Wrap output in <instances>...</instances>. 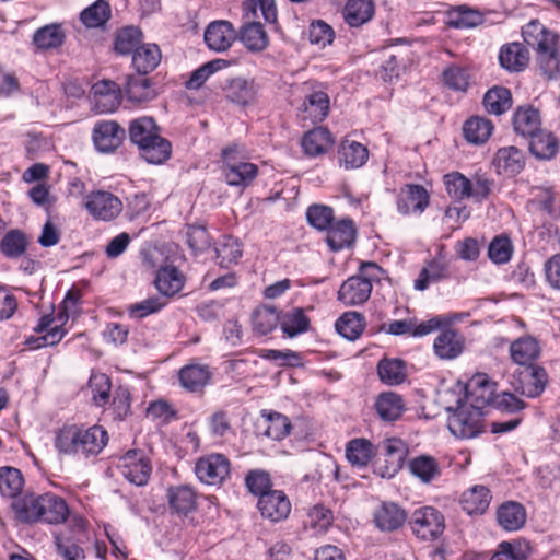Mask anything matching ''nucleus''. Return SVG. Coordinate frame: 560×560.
Here are the masks:
<instances>
[{"instance_id":"nucleus-1","label":"nucleus","mask_w":560,"mask_h":560,"mask_svg":"<svg viewBox=\"0 0 560 560\" xmlns=\"http://www.w3.org/2000/svg\"><path fill=\"white\" fill-rule=\"evenodd\" d=\"M142 256L152 270V284L155 290L172 299L179 295L186 285L187 277L183 270L186 258L178 247L164 244L148 247Z\"/></svg>"},{"instance_id":"nucleus-2","label":"nucleus","mask_w":560,"mask_h":560,"mask_svg":"<svg viewBox=\"0 0 560 560\" xmlns=\"http://www.w3.org/2000/svg\"><path fill=\"white\" fill-rule=\"evenodd\" d=\"M108 443L107 431L101 425L88 429L63 425L56 432L54 445L60 455L89 458L98 455Z\"/></svg>"},{"instance_id":"nucleus-3","label":"nucleus","mask_w":560,"mask_h":560,"mask_svg":"<svg viewBox=\"0 0 560 560\" xmlns=\"http://www.w3.org/2000/svg\"><path fill=\"white\" fill-rule=\"evenodd\" d=\"M522 36L526 45L536 50L541 72L552 79L560 71L557 34L538 20H532L522 28Z\"/></svg>"},{"instance_id":"nucleus-4","label":"nucleus","mask_w":560,"mask_h":560,"mask_svg":"<svg viewBox=\"0 0 560 560\" xmlns=\"http://www.w3.org/2000/svg\"><path fill=\"white\" fill-rule=\"evenodd\" d=\"M140 70L136 69L135 74L126 77L122 89H119L114 81L102 80L94 83L91 88L90 100L92 110L96 114H106L116 110L120 104L121 92L131 102H140Z\"/></svg>"},{"instance_id":"nucleus-5","label":"nucleus","mask_w":560,"mask_h":560,"mask_svg":"<svg viewBox=\"0 0 560 560\" xmlns=\"http://www.w3.org/2000/svg\"><path fill=\"white\" fill-rule=\"evenodd\" d=\"M383 269L373 261L362 262L359 273L348 278L338 290L337 299L346 306L362 305L371 296L373 281H380Z\"/></svg>"},{"instance_id":"nucleus-6","label":"nucleus","mask_w":560,"mask_h":560,"mask_svg":"<svg viewBox=\"0 0 560 560\" xmlns=\"http://www.w3.org/2000/svg\"><path fill=\"white\" fill-rule=\"evenodd\" d=\"M448 415L447 428L457 439H474L486 431V411H479L460 399L456 407L446 408Z\"/></svg>"},{"instance_id":"nucleus-7","label":"nucleus","mask_w":560,"mask_h":560,"mask_svg":"<svg viewBox=\"0 0 560 560\" xmlns=\"http://www.w3.org/2000/svg\"><path fill=\"white\" fill-rule=\"evenodd\" d=\"M172 156V143L161 136V127L153 117L142 116V160L161 165Z\"/></svg>"},{"instance_id":"nucleus-8","label":"nucleus","mask_w":560,"mask_h":560,"mask_svg":"<svg viewBox=\"0 0 560 560\" xmlns=\"http://www.w3.org/2000/svg\"><path fill=\"white\" fill-rule=\"evenodd\" d=\"M222 173L228 185L246 188L257 177L258 166L245 161L240 156L237 147L232 145L222 151Z\"/></svg>"},{"instance_id":"nucleus-9","label":"nucleus","mask_w":560,"mask_h":560,"mask_svg":"<svg viewBox=\"0 0 560 560\" xmlns=\"http://www.w3.org/2000/svg\"><path fill=\"white\" fill-rule=\"evenodd\" d=\"M412 534L422 541H434L445 530V517L434 506L425 505L416 509L408 520Z\"/></svg>"},{"instance_id":"nucleus-10","label":"nucleus","mask_w":560,"mask_h":560,"mask_svg":"<svg viewBox=\"0 0 560 560\" xmlns=\"http://www.w3.org/2000/svg\"><path fill=\"white\" fill-rule=\"evenodd\" d=\"M197 478L209 486H221L231 475V462L221 453L201 456L195 464Z\"/></svg>"},{"instance_id":"nucleus-11","label":"nucleus","mask_w":560,"mask_h":560,"mask_svg":"<svg viewBox=\"0 0 560 560\" xmlns=\"http://www.w3.org/2000/svg\"><path fill=\"white\" fill-rule=\"evenodd\" d=\"M85 208L94 219L110 221L121 212L122 203L112 192L96 190L86 196Z\"/></svg>"},{"instance_id":"nucleus-12","label":"nucleus","mask_w":560,"mask_h":560,"mask_svg":"<svg viewBox=\"0 0 560 560\" xmlns=\"http://www.w3.org/2000/svg\"><path fill=\"white\" fill-rule=\"evenodd\" d=\"M257 510L262 518L279 523L289 517L291 501L284 491L272 489L257 500Z\"/></svg>"},{"instance_id":"nucleus-13","label":"nucleus","mask_w":560,"mask_h":560,"mask_svg":"<svg viewBox=\"0 0 560 560\" xmlns=\"http://www.w3.org/2000/svg\"><path fill=\"white\" fill-rule=\"evenodd\" d=\"M548 374L545 368L540 365H528L518 372L515 384V390L527 398L539 397L547 384Z\"/></svg>"},{"instance_id":"nucleus-14","label":"nucleus","mask_w":560,"mask_h":560,"mask_svg":"<svg viewBox=\"0 0 560 560\" xmlns=\"http://www.w3.org/2000/svg\"><path fill=\"white\" fill-rule=\"evenodd\" d=\"M125 129L114 120H102L93 128V142L97 151L112 153L119 148L125 139Z\"/></svg>"},{"instance_id":"nucleus-15","label":"nucleus","mask_w":560,"mask_h":560,"mask_svg":"<svg viewBox=\"0 0 560 560\" xmlns=\"http://www.w3.org/2000/svg\"><path fill=\"white\" fill-rule=\"evenodd\" d=\"M430 195L419 184L404 185L397 195V210L401 214L422 213L429 206Z\"/></svg>"},{"instance_id":"nucleus-16","label":"nucleus","mask_w":560,"mask_h":560,"mask_svg":"<svg viewBox=\"0 0 560 560\" xmlns=\"http://www.w3.org/2000/svg\"><path fill=\"white\" fill-rule=\"evenodd\" d=\"M205 42L214 51H225L237 39L236 28L230 21L218 20L211 22L205 31Z\"/></svg>"},{"instance_id":"nucleus-17","label":"nucleus","mask_w":560,"mask_h":560,"mask_svg":"<svg viewBox=\"0 0 560 560\" xmlns=\"http://www.w3.org/2000/svg\"><path fill=\"white\" fill-rule=\"evenodd\" d=\"M330 98L322 89H312L304 96L301 112L304 120L312 124L322 122L329 114Z\"/></svg>"},{"instance_id":"nucleus-18","label":"nucleus","mask_w":560,"mask_h":560,"mask_svg":"<svg viewBox=\"0 0 560 560\" xmlns=\"http://www.w3.org/2000/svg\"><path fill=\"white\" fill-rule=\"evenodd\" d=\"M408 518L407 512L397 503L382 502L375 510L373 520L382 532H395L404 526Z\"/></svg>"},{"instance_id":"nucleus-19","label":"nucleus","mask_w":560,"mask_h":560,"mask_svg":"<svg viewBox=\"0 0 560 560\" xmlns=\"http://www.w3.org/2000/svg\"><path fill=\"white\" fill-rule=\"evenodd\" d=\"M511 360L523 368L535 365L534 362L540 357L541 348L539 341L530 336L525 335L510 343Z\"/></svg>"},{"instance_id":"nucleus-20","label":"nucleus","mask_w":560,"mask_h":560,"mask_svg":"<svg viewBox=\"0 0 560 560\" xmlns=\"http://www.w3.org/2000/svg\"><path fill=\"white\" fill-rule=\"evenodd\" d=\"M279 327L283 337L294 338L311 329V318L306 315L305 308L292 307L280 312Z\"/></svg>"},{"instance_id":"nucleus-21","label":"nucleus","mask_w":560,"mask_h":560,"mask_svg":"<svg viewBox=\"0 0 560 560\" xmlns=\"http://www.w3.org/2000/svg\"><path fill=\"white\" fill-rule=\"evenodd\" d=\"M326 231L327 245L334 252L348 248L355 241L357 230L351 219H342L332 222Z\"/></svg>"},{"instance_id":"nucleus-22","label":"nucleus","mask_w":560,"mask_h":560,"mask_svg":"<svg viewBox=\"0 0 560 560\" xmlns=\"http://www.w3.org/2000/svg\"><path fill=\"white\" fill-rule=\"evenodd\" d=\"M223 90L228 101L240 106H247L255 102L258 85L254 80L234 78L226 83Z\"/></svg>"},{"instance_id":"nucleus-23","label":"nucleus","mask_w":560,"mask_h":560,"mask_svg":"<svg viewBox=\"0 0 560 560\" xmlns=\"http://www.w3.org/2000/svg\"><path fill=\"white\" fill-rule=\"evenodd\" d=\"M464 346V337L457 330L447 328L438 335L433 349L440 359L453 360L462 354Z\"/></svg>"},{"instance_id":"nucleus-24","label":"nucleus","mask_w":560,"mask_h":560,"mask_svg":"<svg viewBox=\"0 0 560 560\" xmlns=\"http://www.w3.org/2000/svg\"><path fill=\"white\" fill-rule=\"evenodd\" d=\"M466 404L485 411L494 400L493 384L486 377L478 376L474 378L466 388Z\"/></svg>"},{"instance_id":"nucleus-25","label":"nucleus","mask_w":560,"mask_h":560,"mask_svg":"<svg viewBox=\"0 0 560 560\" xmlns=\"http://www.w3.org/2000/svg\"><path fill=\"white\" fill-rule=\"evenodd\" d=\"M493 165L497 172L504 176H514L525 166V156L516 147H505L495 153Z\"/></svg>"},{"instance_id":"nucleus-26","label":"nucleus","mask_w":560,"mask_h":560,"mask_svg":"<svg viewBox=\"0 0 560 560\" xmlns=\"http://www.w3.org/2000/svg\"><path fill=\"white\" fill-rule=\"evenodd\" d=\"M374 409L383 421L393 422L402 416L406 407L399 394L383 392L376 397Z\"/></svg>"},{"instance_id":"nucleus-27","label":"nucleus","mask_w":560,"mask_h":560,"mask_svg":"<svg viewBox=\"0 0 560 560\" xmlns=\"http://www.w3.org/2000/svg\"><path fill=\"white\" fill-rule=\"evenodd\" d=\"M210 378L211 372L206 364H187L178 372L180 385L191 393L201 392Z\"/></svg>"},{"instance_id":"nucleus-28","label":"nucleus","mask_w":560,"mask_h":560,"mask_svg":"<svg viewBox=\"0 0 560 560\" xmlns=\"http://www.w3.org/2000/svg\"><path fill=\"white\" fill-rule=\"evenodd\" d=\"M384 450L386 465L385 471L382 472V476L393 477L402 468L409 450L407 444L398 438L386 439L384 441Z\"/></svg>"},{"instance_id":"nucleus-29","label":"nucleus","mask_w":560,"mask_h":560,"mask_svg":"<svg viewBox=\"0 0 560 560\" xmlns=\"http://www.w3.org/2000/svg\"><path fill=\"white\" fill-rule=\"evenodd\" d=\"M237 38L249 51L259 52L269 45V37L260 22H245L240 31H237Z\"/></svg>"},{"instance_id":"nucleus-30","label":"nucleus","mask_w":560,"mask_h":560,"mask_svg":"<svg viewBox=\"0 0 560 560\" xmlns=\"http://www.w3.org/2000/svg\"><path fill=\"white\" fill-rule=\"evenodd\" d=\"M40 520L48 524L63 523L69 515L67 502L55 493L42 494Z\"/></svg>"},{"instance_id":"nucleus-31","label":"nucleus","mask_w":560,"mask_h":560,"mask_svg":"<svg viewBox=\"0 0 560 560\" xmlns=\"http://www.w3.org/2000/svg\"><path fill=\"white\" fill-rule=\"evenodd\" d=\"M332 144V135L326 127L314 128L307 131L302 139L304 153L312 158L325 154Z\"/></svg>"},{"instance_id":"nucleus-32","label":"nucleus","mask_w":560,"mask_h":560,"mask_svg":"<svg viewBox=\"0 0 560 560\" xmlns=\"http://www.w3.org/2000/svg\"><path fill=\"white\" fill-rule=\"evenodd\" d=\"M55 322L56 318H54L51 315L43 316L35 327V331H46V334L38 338H30L27 339L26 343L34 349L57 345L62 339L66 331L61 325L56 324L55 326H51Z\"/></svg>"},{"instance_id":"nucleus-33","label":"nucleus","mask_w":560,"mask_h":560,"mask_svg":"<svg viewBox=\"0 0 560 560\" xmlns=\"http://www.w3.org/2000/svg\"><path fill=\"white\" fill-rule=\"evenodd\" d=\"M167 497L171 510L178 515L186 516L197 508V493L190 486L171 487Z\"/></svg>"},{"instance_id":"nucleus-34","label":"nucleus","mask_w":560,"mask_h":560,"mask_svg":"<svg viewBox=\"0 0 560 560\" xmlns=\"http://www.w3.org/2000/svg\"><path fill=\"white\" fill-rule=\"evenodd\" d=\"M374 13L373 0H348L342 10L343 20L351 27H359L368 23Z\"/></svg>"},{"instance_id":"nucleus-35","label":"nucleus","mask_w":560,"mask_h":560,"mask_svg":"<svg viewBox=\"0 0 560 560\" xmlns=\"http://www.w3.org/2000/svg\"><path fill=\"white\" fill-rule=\"evenodd\" d=\"M491 498V492L487 487L476 485L462 494L460 504L467 514L479 515L487 511Z\"/></svg>"},{"instance_id":"nucleus-36","label":"nucleus","mask_w":560,"mask_h":560,"mask_svg":"<svg viewBox=\"0 0 560 560\" xmlns=\"http://www.w3.org/2000/svg\"><path fill=\"white\" fill-rule=\"evenodd\" d=\"M339 163L347 170L363 166L369 159V150L362 143L345 139L338 150Z\"/></svg>"},{"instance_id":"nucleus-37","label":"nucleus","mask_w":560,"mask_h":560,"mask_svg":"<svg viewBox=\"0 0 560 560\" xmlns=\"http://www.w3.org/2000/svg\"><path fill=\"white\" fill-rule=\"evenodd\" d=\"M497 520L499 525L505 530H517L526 522L525 508L518 502L506 501L498 508Z\"/></svg>"},{"instance_id":"nucleus-38","label":"nucleus","mask_w":560,"mask_h":560,"mask_svg":"<svg viewBox=\"0 0 560 560\" xmlns=\"http://www.w3.org/2000/svg\"><path fill=\"white\" fill-rule=\"evenodd\" d=\"M243 256V246L240 241L232 235H224L215 246V261L221 268L229 269L238 264Z\"/></svg>"},{"instance_id":"nucleus-39","label":"nucleus","mask_w":560,"mask_h":560,"mask_svg":"<svg viewBox=\"0 0 560 560\" xmlns=\"http://www.w3.org/2000/svg\"><path fill=\"white\" fill-rule=\"evenodd\" d=\"M30 245V237L19 229L8 231L0 241V252L10 259L22 257Z\"/></svg>"},{"instance_id":"nucleus-40","label":"nucleus","mask_w":560,"mask_h":560,"mask_svg":"<svg viewBox=\"0 0 560 560\" xmlns=\"http://www.w3.org/2000/svg\"><path fill=\"white\" fill-rule=\"evenodd\" d=\"M339 335L348 340H357L365 329V317L354 311L345 312L335 324Z\"/></svg>"},{"instance_id":"nucleus-41","label":"nucleus","mask_w":560,"mask_h":560,"mask_svg":"<svg viewBox=\"0 0 560 560\" xmlns=\"http://www.w3.org/2000/svg\"><path fill=\"white\" fill-rule=\"evenodd\" d=\"M261 417L265 419V436L281 441L290 434L292 425L287 416L277 411L261 410Z\"/></svg>"},{"instance_id":"nucleus-42","label":"nucleus","mask_w":560,"mask_h":560,"mask_svg":"<svg viewBox=\"0 0 560 560\" xmlns=\"http://www.w3.org/2000/svg\"><path fill=\"white\" fill-rule=\"evenodd\" d=\"M410 472L424 483H430L441 476V467L436 458L419 455L408 463Z\"/></svg>"},{"instance_id":"nucleus-43","label":"nucleus","mask_w":560,"mask_h":560,"mask_svg":"<svg viewBox=\"0 0 560 560\" xmlns=\"http://www.w3.org/2000/svg\"><path fill=\"white\" fill-rule=\"evenodd\" d=\"M483 22V15L467 5H458L447 11V25L452 28L465 30L476 27Z\"/></svg>"},{"instance_id":"nucleus-44","label":"nucleus","mask_w":560,"mask_h":560,"mask_svg":"<svg viewBox=\"0 0 560 560\" xmlns=\"http://www.w3.org/2000/svg\"><path fill=\"white\" fill-rule=\"evenodd\" d=\"M514 130L523 137H532L540 129V115L533 106L520 107L513 117Z\"/></svg>"},{"instance_id":"nucleus-45","label":"nucleus","mask_w":560,"mask_h":560,"mask_svg":"<svg viewBox=\"0 0 560 560\" xmlns=\"http://www.w3.org/2000/svg\"><path fill=\"white\" fill-rule=\"evenodd\" d=\"M377 374L380 380L387 385H399L407 377L406 363L401 359L384 358L378 361Z\"/></svg>"},{"instance_id":"nucleus-46","label":"nucleus","mask_w":560,"mask_h":560,"mask_svg":"<svg viewBox=\"0 0 560 560\" xmlns=\"http://www.w3.org/2000/svg\"><path fill=\"white\" fill-rule=\"evenodd\" d=\"M492 131L493 125L491 120L479 116L469 118L463 127L465 139L474 144L485 143L492 135Z\"/></svg>"},{"instance_id":"nucleus-47","label":"nucleus","mask_w":560,"mask_h":560,"mask_svg":"<svg viewBox=\"0 0 560 560\" xmlns=\"http://www.w3.org/2000/svg\"><path fill=\"white\" fill-rule=\"evenodd\" d=\"M252 322L254 331L265 336L279 326L280 312L273 306L260 305L253 312Z\"/></svg>"},{"instance_id":"nucleus-48","label":"nucleus","mask_w":560,"mask_h":560,"mask_svg":"<svg viewBox=\"0 0 560 560\" xmlns=\"http://www.w3.org/2000/svg\"><path fill=\"white\" fill-rule=\"evenodd\" d=\"M332 511L323 504H316L308 510L303 521V527L305 530L311 529L315 535L324 534L332 525Z\"/></svg>"},{"instance_id":"nucleus-49","label":"nucleus","mask_w":560,"mask_h":560,"mask_svg":"<svg viewBox=\"0 0 560 560\" xmlns=\"http://www.w3.org/2000/svg\"><path fill=\"white\" fill-rule=\"evenodd\" d=\"M42 494H25L12 503L16 517L25 523H34L40 520Z\"/></svg>"},{"instance_id":"nucleus-50","label":"nucleus","mask_w":560,"mask_h":560,"mask_svg":"<svg viewBox=\"0 0 560 560\" xmlns=\"http://www.w3.org/2000/svg\"><path fill=\"white\" fill-rule=\"evenodd\" d=\"M528 51L520 43H512L503 47L499 60L503 68L510 71H521L528 63Z\"/></svg>"},{"instance_id":"nucleus-51","label":"nucleus","mask_w":560,"mask_h":560,"mask_svg":"<svg viewBox=\"0 0 560 560\" xmlns=\"http://www.w3.org/2000/svg\"><path fill=\"white\" fill-rule=\"evenodd\" d=\"M446 278H448L446 264L438 259H432L421 269L418 278L415 280L413 287L418 291H424L431 283H436Z\"/></svg>"},{"instance_id":"nucleus-52","label":"nucleus","mask_w":560,"mask_h":560,"mask_svg":"<svg viewBox=\"0 0 560 560\" xmlns=\"http://www.w3.org/2000/svg\"><path fill=\"white\" fill-rule=\"evenodd\" d=\"M24 487L22 472L14 467H0V494L3 498L16 499Z\"/></svg>"},{"instance_id":"nucleus-53","label":"nucleus","mask_w":560,"mask_h":560,"mask_svg":"<svg viewBox=\"0 0 560 560\" xmlns=\"http://www.w3.org/2000/svg\"><path fill=\"white\" fill-rule=\"evenodd\" d=\"M529 139V150L538 159H551L558 152L559 143L551 132L539 129Z\"/></svg>"},{"instance_id":"nucleus-54","label":"nucleus","mask_w":560,"mask_h":560,"mask_svg":"<svg viewBox=\"0 0 560 560\" xmlns=\"http://www.w3.org/2000/svg\"><path fill=\"white\" fill-rule=\"evenodd\" d=\"M110 18L112 9L106 0H96L80 14L81 22L89 28L102 27Z\"/></svg>"},{"instance_id":"nucleus-55","label":"nucleus","mask_w":560,"mask_h":560,"mask_svg":"<svg viewBox=\"0 0 560 560\" xmlns=\"http://www.w3.org/2000/svg\"><path fill=\"white\" fill-rule=\"evenodd\" d=\"M374 455V446L366 439H353L347 444L346 456L352 465L364 467L370 463Z\"/></svg>"},{"instance_id":"nucleus-56","label":"nucleus","mask_w":560,"mask_h":560,"mask_svg":"<svg viewBox=\"0 0 560 560\" xmlns=\"http://www.w3.org/2000/svg\"><path fill=\"white\" fill-rule=\"evenodd\" d=\"M246 490L257 499L272 490V479L269 471L256 468L246 472L244 478Z\"/></svg>"},{"instance_id":"nucleus-57","label":"nucleus","mask_w":560,"mask_h":560,"mask_svg":"<svg viewBox=\"0 0 560 560\" xmlns=\"http://www.w3.org/2000/svg\"><path fill=\"white\" fill-rule=\"evenodd\" d=\"M483 106L490 114L501 115L512 106V95L509 89L494 86L483 96Z\"/></svg>"},{"instance_id":"nucleus-58","label":"nucleus","mask_w":560,"mask_h":560,"mask_svg":"<svg viewBox=\"0 0 560 560\" xmlns=\"http://www.w3.org/2000/svg\"><path fill=\"white\" fill-rule=\"evenodd\" d=\"M140 48V30L133 26H126L116 35L115 50L120 55L133 54L132 61Z\"/></svg>"},{"instance_id":"nucleus-59","label":"nucleus","mask_w":560,"mask_h":560,"mask_svg":"<svg viewBox=\"0 0 560 560\" xmlns=\"http://www.w3.org/2000/svg\"><path fill=\"white\" fill-rule=\"evenodd\" d=\"M447 195L457 201L469 198L470 179L459 172L447 173L443 176Z\"/></svg>"},{"instance_id":"nucleus-60","label":"nucleus","mask_w":560,"mask_h":560,"mask_svg":"<svg viewBox=\"0 0 560 560\" xmlns=\"http://www.w3.org/2000/svg\"><path fill=\"white\" fill-rule=\"evenodd\" d=\"M258 9L267 23L273 25L277 24V8L275 0H245L243 2L244 18L247 20L256 18Z\"/></svg>"},{"instance_id":"nucleus-61","label":"nucleus","mask_w":560,"mask_h":560,"mask_svg":"<svg viewBox=\"0 0 560 560\" xmlns=\"http://www.w3.org/2000/svg\"><path fill=\"white\" fill-rule=\"evenodd\" d=\"M514 246L512 241L504 234L495 236L488 246V257L497 265L509 262L512 258Z\"/></svg>"},{"instance_id":"nucleus-62","label":"nucleus","mask_w":560,"mask_h":560,"mask_svg":"<svg viewBox=\"0 0 560 560\" xmlns=\"http://www.w3.org/2000/svg\"><path fill=\"white\" fill-rule=\"evenodd\" d=\"M65 34L59 25L52 24L37 30L34 34V44L40 49L57 48L62 45Z\"/></svg>"},{"instance_id":"nucleus-63","label":"nucleus","mask_w":560,"mask_h":560,"mask_svg":"<svg viewBox=\"0 0 560 560\" xmlns=\"http://www.w3.org/2000/svg\"><path fill=\"white\" fill-rule=\"evenodd\" d=\"M442 80L448 89L464 92L469 85L470 74L467 68L451 65L442 72Z\"/></svg>"},{"instance_id":"nucleus-64","label":"nucleus","mask_w":560,"mask_h":560,"mask_svg":"<svg viewBox=\"0 0 560 560\" xmlns=\"http://www.w3.org/2000/svg\"><path fill=\"white\" fill-rule=\"evenodd\" d=\"M117 469L124 478L130 483L140 485V458L137 450H129L121 456L117 464Z\"/></svg>"}]
</instances>
